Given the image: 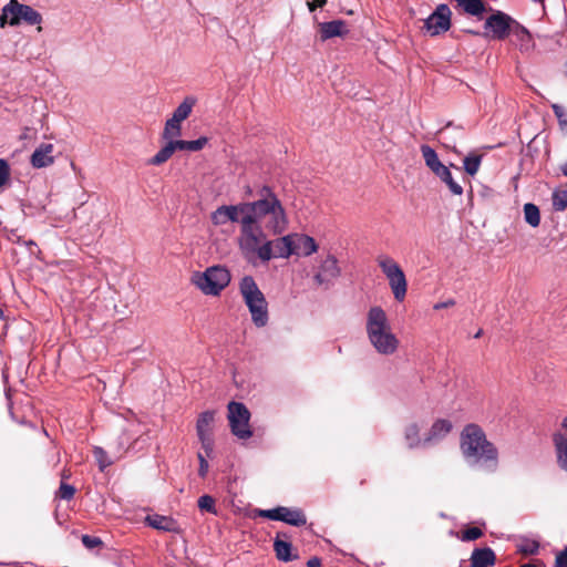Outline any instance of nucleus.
Wrapping results in <instances>:
<instances>
[{
  "label": "nucleus",
  "instance_id": "412c9836",
  "mask_svg": "<svg viewBox=\"0 0 567 567\" xmlns=\"http://www.w3.org/2000/svg\"><path fill=\"white\" fill-rule=\"evenodd\" d=\"M514 43L522 52H528L534 49V41L532 34L526 28L518 23H514L511 31Z\"/></svg>",
  "mask_w": 567,
  "mask_h": 567
},
{
  "label": "nucleus",
  "instance_id": "a19ab883",
  "mask_svg": "<svg viewBox=\"0 0 567 567\" xmlns=\"http://www.w3.org/2000/svg\"><path fill=\"white\" fill-rule=\"evenodd\" d=\"M199 442L202 445L200 452L205 455L206 458H212L214 455V445H215L214 437L203 439V440H199Z\"/></svg>",
  "mask_w": 567,
  "mask_h": 567
},
{
  "label": "nucleus",
  "instance_id": "72a5a7b5",
  "mask_svg": "<svg viewBox=\"0 0 567 567\" xmlns=\"http://www.w3.org/2000/svg\"><path fill=\"white\" fill-rule=\"evenodd\" d=\"M214 226H223L228 223V205L219 206L210 214Z\"/></svg>",
  "mask_w": 567,
  "mask_h": 567
},
{
  "label": "nucleus",
  "instance_id": "49530a36",
  "mask_svg": "<svg viewBox=\"0 0 567 567\" xmlns=\"http://www.w3.org/2000/svg\"><path fill=\"white\" fill-rule=\"evenodd\" d=\"M82 543L86 548H95L102 544V540L99 537H93L90 535L82 536Z\"/></svg>",
  "mask_w": 567,
  "mask_h": 567
},
{
  "label": "nucleus",
  "instance_id": "423d86ee",
  "mask_svg": "<svg viewBox=\"0 0 567 567\" xmlns=\"http://www.w3.org/2000/svg\"><path fill=\"white\" fill-rule=\"evenodd\" d=\"M231 275L227 267L215 265L204 271H194L190 282L205 296H219L230 284Z\"/></svg>",
  "mask_w": 567,
  "mask_h": 567
},
{
  "label": "nucleus",
  "instance_id": "1a4fd4ad",
  "mask_svg": "<svg viewBox=\"0 0 567 567\" xmlns=\"http://www.w3.org/2000/svg\"><path fill=\"white\" fill-rule=\"evenodd\" d=\"M42 22V16L28 4H22L18 0H10L3 8L0 17V24L11 27L25 23L37 25Z\"/></svg>",
  "mask_w": 567,
  "mask_h": 567
},
{
  "label": "nucleus",
  "instance_id": "5fc2aeb1",
  "mask_svg": "<svg viewBox=\"0 0 567 567\" xmlns=\"http://www.w3.org/2000/svg\"><path fill=\"white\" fill-rule=\"evenodd\" d=\"M560 172L567 177V162L560 166Z\"/></svg>",
  "mask_w": 567,
  "mask_h": 567
},
{
  "label": "nucleus",
  "instance_id": "a878e982",
  "mask_svg": "<svg viewBox=\"0 0 567 567\" xmlns=\"http://www.w3.org/2000/svg\"><path fill=\"white\" fill-rule=\"evenodd\" d=\"M196 104V99L193 96H186L184 101L176 107L172 117H174V122H183L185 121L192 113L194 105Z\"/></svg>",
  "mask_w": 567,
  "mask_h": 567
},
{
  "label": "nucleus",
  "instance_id": "e433bc0d",
  "mask_svg": "<svg viewBox=\"0 0 567 567\" xmlns=\"http://www.w3.org/2000/svg\"><path fill=\"white\" fill-rule=\"evenodd\" d=\"M553 206L558 212L566 209V207H567V189H556L553 193Z\"/></svg>",
  "mask_w": 567,
  "mask_h": 567
},
{
  "label": "nucleus",
  "instance_id": "393cba45",
  "mask_svg": "<svg viewBox=\"0 0 567 567\" xmlns=\"http://www.w3.org/2000/svg\"><path fill=\"white\" fill-rule=\"evenodd\" d=\"M421 426L416 422H411L404 427V441L409 449L425 447L427 444L420 435Z\"/></svg>",
  "mask_w": 567,
  "mask_h": 567
},
{
  "label": "nucleus",
  "instance_id": "b1692460",
  "mask_svg": "<svg viewBox=\"0 0 567 567\" xmlns=\"http://www.w3.org/2000/svg\"><path fill=\"white\" fill-rule=\"evenodd\" d=\"M495 554L489 547L475 548L471 555V567H489L495 564Z\"/></svg>",
  "mask_w": 567,
  "mask_h": 567
},
{
  "label": "nucleus",
  "instance_id": "6e6552de",
  "mask_svg": "<svg viewBox=\"0 0 567 567\" xmlns=\"http://www.w3.org/2000/svg\"><path fill=\"white\" fill-rule=\"evenodd\" d=\"M239 223L240 233L238 236V247L243 252L256 241V229L254 230L249 203H239L237 205H228V223Z\"/></svg>",
  "mask_w": 567,
  "mask_h": 567
},
{
  "label": "nucleus",
  "instance_id": "9b49d317",
  "mask_svg": "<svg viewBox=\"0 0 567 567\" xmlns=\"http://www.w3.org/2000/svg\"><path fill=\"white\" fill-rule=\"evenodd\" d=\"M312 267V280L317 287L330 289L341 276V268L338 259L332 254L319 256Z\"/></svg>",
  "mask_w": 567,
  "mask_h": 567
},
{
  "label": "nucleus",
  "instance_id": "ddd939ff",
  "mask_svg": "<svg viewBox=\"0 0 567 567\" xmlns=\"http://www.w3.org/2000/svg\"><path fill=\"white\" fill-rule=\"evenodd\" d=\"M258 515L260 517L268 518L271 520L284 522L296 527L303 526L307 524L306 515L299 508L278 506L271 509H260L258 511Z\"/></svg>",
  "mask_w": 567,
  "mask_h": 567
},
{
  "label": "nucleus",
  "instance_id": "864d4df0",
  "mask_svg": "<svg viewBox=\"0 0 567 567\" xmlns=\"http://www.w3.org/2000/svg\"><path fill=\"white\" fill-rule=\"evenodd\" d=\"M558 432H563V434L567 435V415L563 419L560 430Z\"/></svg>",
  "mask_w": 567,
  "mask_h": 567
},
{
  "label": "nucleus",
  "instance_id": "603ef678",
  "mask_svg": "<svg viewBox=\"0 0 567 567\" xmlns=\"http://www.w3.org/2000/svg\"><path fill=\"white\" fill-rule=\"evenodd\" d=\"M308 567H320L321 560L318 557H312L307 561Z\"/></svg>",
  "mask_w": 567,
  "mask_h": 567
},
{
  "label": "nucleus",
  "instance_id": "a18cd8bd",
  "mask_svg": "<svg viewBox=\"0 0 567 567\" xmlns=\"http://www.w3.org/2000/svg\"><path fill=\"white\" fill-rule=\"evenodd\" d=\"M208 143V138L205 136H202L194 141H188V151L189 152H197L205 147V145Z\"/></svg>",
  "mask_w": 567,
  "mask_h": 567
},
{
  "label": "nucleus",
  "instance_id": "6e6d98bb",
  "mask_svg": "<svg viewBox=\"0 0 567 567\" xmlns=\"http://www.w3.org/2000/svg\"><path fill=\"white\" fill-rule=\"evenodd\" d=\"M520 567H537V566L533 565V564H525V565H522Z\"/></svg>",
  "mask_w": 567,
  "mask_h": 567
},
{
  "label": "nucleus",
  "instance_id": "f704fd0d",
  "mask_svg": "<svg viewBox=\"0 0 567 567\" xmlns=\"http://www.w3.org/2000/svg\"><path fill=\"white\" fill-rule=\"evenodd\" d=\"M197 505L202 512L217 515L216 502L210 495L200 496L197 501Z\"/></svg>",
  "mask_w": 567,
  "mask_h": 567
},
{
  "label": "nucleus",
  "instance_id": "79ce46f5",
  "mask_svg": "<svg viewBox=\"0 0 567 567\" xmlns=\"http://www.w3.org/2000/svg\"><path fill=\"white\" fill-rule=\"evenodd\" d=\"M75 494V488L72 485L61 483L59 488V496L62 499H71Z\"/></svg>",
  "mask_w": 567,
  "mask_h": 567
},
{
  "label": "nucleus",
  "instance_id": "a211bd4d",
  "mask_svg": "<svg viewBox=\"0 0 567 567\" xmlns=\"http://www.w3.org/2000/svg\"><path fill=\"white\" fill-rule=\"evenodd\" d=\"M293 255L309 257L318 251V244L316 240L305 234H291Z\"/></svg>",
  "mask_w": 567,
  "mask_h": 567
},
{
  "label": "nucleus",
  "instance_id": "3c124183",
  "mask_svg": "<svg viewBox=\"0 0 567 567\" xmlns=\"http://www.w3.org/2000/svg\"><path fill=\"white\" fill-rule=\"evenodd\" d=\"M327 0H312V2H308V7L310 11H313L317 7H323Z\"/></svg>",
  "mask_w": 567,
  "mask_h": 567
},
{
  "label": "nucleus",
  "instance_id": "2f4dec72",
  "mask_svg": "<svg viewBox=\"0 0 567 567\" xmlns=\"http://www.w3.org/2000/svg\"><path fill=\"white\" fill-rule=\"evenodd\" d=\"M173 154V145L167 141V143L148 161V164L155 166L162 165L167 162Z\"/></svg>",
  "mask_w": 567,
  "mask_h": 567
},
{
  "label": "nucleus",
  "instance_id": "de8ad7c7",
  "mask_svg": "<svg viewBox=\"0 0 567 567\" xmlns=\"http://www.w3.org/2000/svg\"><path fill=\"white\" fill-rule=\"evenodd\" d=\"M168 142L173 145L174 153L176 151H188V141L171 138Z\"/></svg>",
  "mask_w": 567,
  "mask_h": 567
},
{
  "label": "nucleus",
  "instance_id": "f8f14e48",
  "mask_svg": "<svg viewBox=\"0 0 567 567\" xmlns=\"http://www.w3.org/2000/svg\"><path fill=\"white\" fill-rule=\"evenodd\" d=\"M228 422L231 433L239 440H248L252 436L249 425L250 412L241 402L231 401L227 405Z\"/></svg>",
  "mask_w": 567,
  "mask_h": 567
},
{
  "label": "nucleus",
  "instance_id": "c85d7f7f",
  "mask_svg": "<svg viewBox=\"0 0 567 567\" xmlns=\"http://www.w3.org/2000/svg\"><path fill=\"white\" fill-rule=\"evenodd\" d=\"M457 4L468 14L478 17L485 11L483 0H455Z\"/></svg>",
  "mask_w": 567,
  "mask_h": 567
},
{
  "label": "nucleus",
  "instance_id": "c9c22d12",
  "mask_svg": "<svg viewBox=\"0 0 567 567\" xmlns=\"http://www.w3.org/2000/svg\"><path fill=\"white\" fill-rule=\"evenodd\" d=\"M551 110L555 116L557 117L559 128L564 133H567V111L565 110L564 106L557 103L551 104Z\"/></svg>",
  "mask_w": 567,
  "mask_h": 567
},
{
  "label": "nucleus",
  "instance_id": "cd10ccee",
  "mask_svg": "<svg viewBox=\"0 0 567 567\" xmlns=\"http://www.w3.org/2000/svg\"><path fill=\"white\" fill-rule=\"evenodd\" d=\"M150 526L158 530L173 532L175 530V522L167 516L153 515L146 518Z\"/></svg>",
  "mask_w": 567,
  "mask_h": 567
},
{
  "label": "nucleus",
  "instance_id": "4be33fe9",
  "mask_svg": "<svg viewBox=\"0 0 567 567\" xmlns=\"http://www.w3.org/2000/svg\"><path fill=\"white\" fill-rule=\"evenodd\" d=\"M320 27V38L322 41L334 37H342L348 32L347 24L342 20H333L330 22H322Z\"/></svg>",
  "mask_w": 567,
  "mask_h": 567
},
{
  "label": "nucleus",
  "instance_id": "bf43d9fd",
  "mask_svg": "<svg viewBox=\"0 0 567 567\" xmlns=\"http://www.w3.org/2000/svg\"><path fill=\"white\" fill-rule=\"evenodd\" d=\"M2 316H3V312H2V310H0V319L2 318Z\"/></svg>",
  "mask_w": 567,
  "mask_h": 567
},
{
  "label": "nucleus",
  "instance_id": "473e14b6",
  "mask_svg": "<svg viewBox=\"0 0 567 567\" xmlns=\"http://www.w3.org/2000/svg\"><path fill=\"white\" fill-rule=\"evenodd\" d=\"M182 123L174 122V117H171L166 121L165 127L163 131V138L168 141L171 138H175L181 135Z\"/></svg>",
  "mask_w": 567,
  "mask_h": 567
},
{
  "label": "nucleus",
  "instance_id": "9d476101",
  "mask_svg": "<svg viewBox=\"0 0 567 567\" xmlns=\"http://www.w3.org/2000/svg\"><path fill=\"white\" fill-rule=\"evenodd\" d=\"M424 163L426 167L442 182L444 183L453 195H462L463 187L456 183L452 176L450 167L444 165L431 146L423 144L420 147Z\"/></svg>",
  "mask_w": 567,
  "mask_h": 567
},
{
  "label": "nucleus",
  "instance_id": "7ed1b4c3",
  "mask_svg": "<svg viewBox=\"0 0 567 567\" xmlns=\"http://www.w3.org/2000/svg\"><path fill=\"white\" fill-rule=\"evenodd\" d=\"M365 333L372 348L381 355H393L400 347V340L393 332L388 315L380 306L368 310Z\"/></svg>",
  "mask_w": 567,
  "mask_h": 567
},
{
  "label": "nucleus",
  "instance_id": "4468645a",
  "mask_svg": "<svg viewBox=\"0 0 567 567\" xmlns=\"http://www.w3.org/2000/svg\"><path fill=\"white\" fill-rule=\"evenodd\" d=\"M144 430L142 429V424L136 419H131L125 422V425L122 427V434L117 440L115 446V457H121L142 434Z\"/></svg>",
  "mask_w": 567,
  "mask_h": 567
},
{
  "label": "nucleus",
  "instance_id": "4d7b16f0",
  "mask_svg": "<svg viewBox=\"0 0 567 567\" xmlns=\"http://www.w3.org/2000/svg\"><path fill=\"white\" fill-rule=\"evenodd\" d=\"M482 336V330L477 331L475 338H480Z\"/></svg>",
  "mask_w": 567,
  "mask_h": 567
},
{
  "label": "nucleus",
  "instance_id": "bb28decb",
  "mask_svg": "<svg viewBox=\"0 0 567 567\" xmlns=\"http://www.w3.org/2000/svg\"><path fill=\"white\" fill-rule=\"evenodd\" d=\"M274 549H275L277 558L281 561L287 563V561H291L295 558H297V556H292V554H291V550H292L291 544L289 542L279 539V536L274 542Z\"/></svg>",
  "mask_w": 567,
  "mask_h": 567
},
{
  "label": "nucleus",
  "instance_id": "f03ea898",
  "mask_svg": "<svg viewBox=\"0 0 567 567\" xmlns=\"http://www.w3.org/2000/svg\"><path fill=\"white\" fill-rule=\"evenodd\" d=\"M248 203L256 239L265 234L261 227L262 221L274 235H280L288 228L286 209L271 187L262 186L257 192V199Z\"/></svg>",
  "mask_w": 567,
  "mask_h": 567
},
{
  "label": "nucleus",
  "instance_id": "f3484780",
  "mask_svg": "<svg viewBox=\"0 0 567 567\" xmlns=\"http://www.w3.org/2000/svg\"><path fill=\"white\" fill-rule=\"evenodd\" d=\"M453 429V424L447 419H439L436 420L429 432L424 436V442L427 446L437 444L442 440H444Z\"/></svg>",
  "mask_w": 567,
  "mask_h": 567
},
{
  "label": "nucleus",
  "instance_id": "2eb2a0df",
  "mask_svg": "<svg viewBox=\"0 0 567 567\" xmlns=\"http://www.w3.org/2000/svg\"><path fill=\"white\" fill-rule=\"evenodd\" d=\"M424 27L431 35L447 31L451 27V10L446 4H440L424 21Z\"/></svg>",
  "mask_w": 567,
  "mask_h": 567
},
{
  "label": "nucleus",
  "instance_id": "f257e3e1",
  "mask_svg": "<svg viewBox=\"0 0 567 567\" xmlns=\"http://www.w3.org/2000/svg\"><path fill=\"white\" fill-rule=\"evenodd\" d=\"M460 449L465 462L487 473L498 468V450L487 440L484 430L475 424L465 425L460 434Z\"/></svg>",
  "mask_w": 567,
  "mask_h": 567
},
{
  "label": "nucleus",
  "instance_id": "8fccbe9b",
  "mask_svg": "<svg viewBox=\"0 0 567 567\" xmlns=\"http://www.w3.org/2000/svg\"><path fill=\"white\" fill-rule=\"evenodd\" d=\"M455 305V301L453 299H449L446 301L437 302L434 305L435 310H440L443 308L453 307Z\"/></svg>",
  "mask_w": 567,
  "mask_h": 567
},
{
  "label": "nucleus",
  "instance_id": "20e7f679",
  "mask_svg": "<svg viewBox=\"0 0 567 567\" xmlns=\"http://www.w3.org/2000/svg\"><path fill=\"white\" fill-rule=\"evenodd\" d=\"M291 234L281 236L279 238L269 240L266 235L262 234L255 244H251L248 249L243 250V256L254 262L256 259L261 262H268L272 258L287 259L293 255Z\"/></svg>",
  "mask_w": 567,
  "mask_h": 567
},
{
  "label": "nucleus",
  "instance_id": "0eeeda50",
  "mask_svg": "<svg viewBox=\"0 0 567 567\" xmlns=\"http://www.w3.org/2000/svg\"><path fill=\"white\" fill-rule=\"evenodd\" d=\"M377 262L389 282L394 299L402 302L406 297L408 280L401 266L386 255L379 256Z\"/></svg>",
  "mask_w": 567,
  "mask_h": 567
},
{
  "label": "nucleus",
  "instance_id": "dca6fc26",
  "mask_svg": "<svg viewBox=\"0 0 567 567\" xmlns=\"http://www.w3.org/2000/svg\"><path fill=\"white\" fill-rule=\"evenodd\" d=\"M514 23L509 16L497 11L486 19L485 29L491 30L493 39L502 40L511 33Z\"/></svg>",
  "mask_w": 567,
  "mask_h": 567
},
{
  "label": "nucleus",
  "instance_id": "39448f33",
  "mask_svg": "<svg viewBox=\"0 0 567 567\" xmlns=\"http://www.w3.org/2000/svg\"><path fill=\"white\" fill-rule=\"evenodd\" d=\"M239 291L251 316V321L257 328L268 323V302L265 295L251 276H245L239 282Z\"/></svg>",
  "mask_w": 567,
  "mask_h": 567
},
{
  "label": "nucleus",
  "instance_id": "aec40b11",
  "mask_svg": "<svg viewBox=\"0 0 567 567\" xmlns=\"http://www.w3.org/2000/svg\"><path fill=\"white\" fill-rule=\"evenodd\" d=\"M214 424H215V412L214 411H205L198 415L196 422V433L198 440L203 439H212L214 433Z\"/></svg>",
  "mask_w": 567,
  "mask_h": 567
},
{
  "label": "nucleus",
  "instance_id": "13d9d810",
  "mask_svg": "<svg viewBox=\"0 0 567 567\" xmlns=\"http://www.w3.org/2000/svg\"><path fill=\"white\" fill-rule=\"evenodd\" d=\"M533 1L543 4L545 0H533Z\"/></svg>",
  "mask_w": 567,
  "mask_h": 567
},
{
  "label": "nucleus",
  "instance_id": "5701e85b",
  "mask_svg": "<svg viewBox=\"0 0 567 567\" xmlns=\"http://www.w3.org/2000/svg\"><path fill=\"white\" fill-rule=\"evenodd\" d=\"M553 443L557 464L563 471L567 472V435L563 434V432H555L553 434Z\"/></svg>",
  "mask_w": 567,
  "mask_h": 567
},
{
  "label": "nucleus",
  "instance_id": "c756f323",
  "mask_svg": "<svg viewBox=\"0 0 567 567\" xmlns=\"http://www.w3.org/2000/svg\"><path fill=\"white\" fill-rule=\"evenodd\" d=\"M524 219L532 227H538L540 224L539 208L533 203L524 205Z\"/></svg>",
  "mask_w": 567,
  "mask_h": 567
},
{
  "label": "nucleus",
  "instance_id": "58836bf2",
  "mask_svg": "<svg viewBox=\"0 0 567 567\" xmlns=\"http://www.w3.org/2000/svg\"><path fill=\"white\" fill-rule=\"evenodd\" d=\"M93 453H94L95 460L99 463L101 471L105 470L107 466H110L113 463V461L107 457L106 452L102 447H100V446L94 447Z\"/></svg>",
  "mask_w": 567,
  "mask_h": 567
},
{
  "label": "nucleus",
  "instance_id": "ea45409f",
  "mask_svg": "<svg viewBox=\"0 0 567 567\" xmlns=\"http://www.w3.org/2000/svg\"><path fill=\"white\" fill-rule=\"evenodd\" d=\"M483 535V532L478 527H470L465 529L461 535L462 542H471L480 538Z\"/></svg>",
  "mask_w": 567,
  "mask_h": 567
},
{
  "label": "nucleus",
  "instance_id": "6ab92c4d",
  "mask_svg": "<svg viewBox=\"0 0 567 567\" xmlns=\"http://www.w3.org/2000/svg\"><path fill=\"white\" fill-rule=\"evenodd\" d=\"M54 146L50 143L40 144L31 155V165L34 168H43L54 163L53 156Z\"/></svg>",
  "mask_w": 567,
  "mask_h": 567
},
{
  "label": "nucleus",
  "instance_id": "4c0bfd02",
  "mask_svg": "<svg viewBox=\"0 0 567 567\" xmlns=\"http://www.w3.org/2000/svg\"><path fill=\"white\" fill-rule=\"evenodd\" d=\"M518 551L525 555H534L538 551L539 544L534 539H522L517 545Z\"/></svg>",
  "mask_w": 567,
  "mask_h": 567
},
{
  "label": "nucleus",
  "instance_id": "09e8293b",
  "mask_svg": "<svg viewBox=\"0 0 567 567\" xmlns=\"http://www.w3.org/2000/svg\"><path fill=\"white\" fill-rule=\"evenodd\" d=\"M555 567H567V547L556 556Z\"/></svg>",
  "mask_w": 567,
  "mask_h": 567
},
{
  "label": "nucleus",
  "instance_id": "c03bdc74",
  "mask_svg": "<svg viewBox=\"0 0 567 567\" xmlns=\"http://www.w3.org/2000/svg\"><path fill=\"white\" fill-rule=\"evenodd\" d=\"M197 458L199 462L198 475L204 478V477H206V475L208 473L209 464H208L207 458L205 457V455L202 452H197Z\"/></svg>",
  "mask_w": 567,
  "mask_h": 567
},
{
  "label": "nucleus",
  "instance_id": "7c9ffc66",
  "mask_svg": "<svg viewBox=\"0 0 567 567\" xmlns=\"http://www.w3.org/2000/svg\"><path fill=\"white\" fill-rule=\"evenodd\" d=\"M482 163V155L476 153H470L466 155L463 159V167L464 171L471 175L474 176L477 174Z\"/></svg>",
  "mask_w": 567,
  "mask_h": 567
},
{
  "label": "nucleus",
  "instance_id": "37998d69",
  "mask_svg": "<svg viewBox=\"0 0 567 567\" xmlns=\"http://www.w3.org/2000/svg\"><path fill=\"white\" fill-rule=\"evenodd\" d=\"M10 167L6 159H0V187H2L9 179Z\"/></svg>",
  "mask_w": 567,
  "mask_h": 567
}]
</instances>
